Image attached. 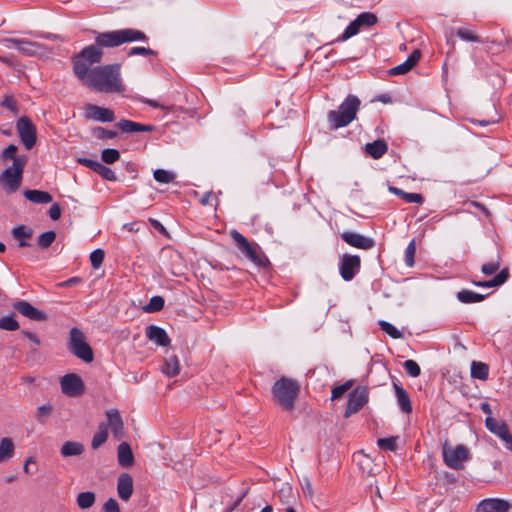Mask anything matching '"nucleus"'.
<instances>
[{
    "mask_svg": "<svg viewBox=\"0 0 512 512\" xmlns=\"http://www.w3.org/2000/svg\"><path fill=\"white\" fill-rule=\"evenodd\" d=\"M103 51L89 45L72 58L73 72L85 86L93 91L122 93L125 87L121 80L120 64H108L90 68L102 61Z\"/></svg>",
    "mask_w": 512,
    "mask_h": 512,
    "instance_id": "f257e3e1",
    "label": "nucleus"
},
{
    "mask_svg": "<svg viewBox=\"0 0 512 512\" xmlns=\"http://www.w3.org/2000/svg\"><path fill=\"white\" fill-rule=\"evenodd\" d=\"M274 402L286 412L295 410V403L300 393V384L293 378L280 377L271 388Z\"/></svg>",
    "mask_w": 512,
    "mask_h": 512,
    "instance_id": "f03ea898",
    "label": "nucleus"
},
{
    "mask_svg": "<svg viewBox=\"0 0 512 512\" xmlns=\"http://www.w3.org/2000/svg\"><path fill=\"white\" fill-rule=\"evenodd\" d=\"M360 99L356 95H348L337 110H330L327 115L331 129L336 130L349 125L360 108Z\"/></svg>",
    "mask_w": 512,
    "mask_h": 512,
    "instance_id": "7ed1b4c3",
    "label": "nucleus"
},
{
    "mask_svg": "<svg viewBox=\"0 0 512 512\" xmlns=\"http://www.w3.org/2000/svg\"><path fill=\"white\" fill-rule=\"evenodd\" d=\"M26 159H15L12 166L0 174V184L8 194L15 193L21 186Z\"/></svg>",
    "mask_w": 512,
    "mask_h": 512,
    "instance_id": "20e7f679",
    "label": "nucleus"
},
{
    "mask_svg": "<svg viewBox=\"0 0 512 512\" xmlns=\"http://www.w3.org/2000/svg\"><path fill=\"white\" fill-rule=\"evenodd\" d=\"M67 348L70 353L86 363H91L94 360L91 346L85 340L84 333L77 327L70 329Z\"/></svg>",
    "mask_w": 512,
    "mask_h": 512,
    "instance_id": "39448f33",
    "label": "nucleus"
},
{
    "mask_svg": "<svg viewBox=\"0 0 512 512\" xmlns=\"http://www.w3.org/2000/svg\"><path fill=\"white\" fill-rule=\"evenodd\" d=\"M231 237L236 247L255 265L265 268L270 264L266 256L259 254L258 246L250 243L243 234L237 230H232Z\"/></svg>",
    "mask_w": 512,
    "mask_h": 512,
    "instance_id": "423d86ee",
    "label": "nucleus"
},
{
    "mask_svg": "<svg viewBox=\"0 0 512 512\" xmlns=\"http://www.w3.org/2000/svg\"><path fill=\"white\" fill-rule=\"evenodd\" d=\"M369 401V389L367 386H357L348 395V403L344 411V417L359 412Z\"/></svg>",
    "mask_w": 512,
    "mask_h": 512,
    "instance_id": "0eeeda50",
    "label": "nucleus"
},
{
    "mask_svg": "<svg viewBox=\"0 0 512 512\" xmlns=\"http://www.w3.org/2000/svg\"><path fill=\"white\" fill-rule=\"evenodd\" d=\"M361 268V259L358 255L343 254L339 260V273L344 281H351Z\"/></svg>",
    "mask_w": 512,
    "mask_h": 512,
    "instance_id": "6e6552de",
    "label": "nucleus"
},
{
    "mask_svg": "<svg viewBox=\"0 0 512 512\" xmlns=\"http://www.w3.org/2000/svg\"><path fill=\"white\" fill-rule=\"evenodd\" d=\"M16 127L23 145L27 150H30L37 141L35 125L28 117L23 116L18 119Z\"/></svg>",
    "mask_w": 512,
    "mask_h": 512,
    "instance_id": "1a4fd4ad",
    "label": "nucleus"
},
{
    "mask_svg": "<svg viewBox=\"0 0 512 512\" xmlns=\"http://www.w3.org/2000/svg\"><path fill=\"white\" fill-rule=\"evenodd\" d=\"M6 47L13 46L25 56H36L44 52V45L26 39L6 38L3 40Z\"/></svg>",
    "mask_w": 512,
    "mask_h": 512,
    "instance_id": "9d476101",
    "label": "nucleus"
},
{
    "mask_svg": "<svg viewBox=\"0 0 512 512\" xmlns=\"http://www.w3.org/2000/svg\"><path fill=\"white\" fill-rule=\"evenodd\" d=\"M60 385L62 393L68 397H78L85 391L82 378L75 373L64 375L60 380Z\"/></svg>",
    "mask_w": 512,
    "mask_h": 512,
    "instance_id": "9b49d317",
    "label": "nucleus"
},
{
    "mask_svg": "<svg viewBox=\"0 0 512 512\" xmlns=\"http://www.w3.org/2000/svg\"><path fill=\"white\" fill-rule=\"evenodd\" d=\"M469 457V451L464 445H458L454 449H445L443 450V460L444 463L455 470H460L463 468V461L467 460Z\"/></svg>",
    "mask_w": 512,
    "mask_h": 512,
    "instance_id": "f8f14e48",
    "label": "nucleus"
},
{
    "mask_svg": "<svg viewBox=\"0 0 512 512\" xmlns=\"http://www.w3.org/2000/svg\"><path fill=\"white\" fill-rule=\"evenodd\" d=\"M12 307L19 314L28 318L31 321L43 322L48 319V316L45 312L34 307L26 300H17L13 302Z\"/></svg>",
    "mask_w": 512,
    "mask_h": 512,
    "instance_id": "ddd939ff",
    "label": "nucleus"
},
{
    "mask_svg": "<svg viewBox=\"0 0 512 512\" xmlns=\"http://www.w3.org/2000/svg\"><path fill=\"white\" fill-rule=\"evenodd\" d=\"M84 115L86 119L103 123L115 120V113L112 109L95 104H87L84 108Z\"/></svg>",
    "mask_w": 512,
    "mask_h": 512,
    "instance_id": "4468645a",
    "label": "nucleus"
},
{
    "mask_svg": "<svg viewBox=\"0 0 512 512\" xmlns=\"http://www.w3.org/2000/svg\"><path fill=\"white\" fill-rule=\"evenodd\" d=\"M122 38L120 30L108 31V32H97L95 36L94 47L102 50L103 48H114L121 46Z\"/></svg>",
    "mask_w": 512,
    "mask_h": 512,
    "instance_id": "2eb2a0df",
    "label": "nucleus"
},
{
    "mask_svg": "<svg viewBox=\"0 0 512 512\" xmlns=\"http://www.w3.org/2000/svg\"><path fill=\"white\" fill-rule=\"evenodd\" d=\"M340 236L348 245L358 249L369 250L375 246L374 239L355 232L344 231Z\"/></svg>",
    "mask_w": 512,
    "mask_h": 512,
    "instance_id": "dca6fc26",
    "label": "nucleus"
},
{
    "mask_svg": "<svg viewBox=\"0 0 512 512\" xmlns=\"http://www.w3.org/2000/svg\"><path fill=\"white\" fill-rule=\"evenodd\" d=\"M165 257L166 261L164 264L172 275L180 276L184 274L186 264L182 255L178 251L168 250L165 252Z\"/></svg>",
    "mask_w": 512,
    "mask_h": 512,
    "instance_id": "f3484780",
    "label": "nucleus"
},
{
    "mask_svg": "<svg viewBox=\"0 0 512 512\" xmlns=\"http://www.w3.org/2000/svg\"><path fill=\"white\" fill-rule=\"evenodd\" d=\"M511 505L500 498H487L482 500L477 507V512H508Z\"/></svg>",
    "mask_w": 512,
    "mask_h": 512,
    "instance_id": "a211bd4d",
    "label": "nucleus"
},
{
    "mask_svg": "<svg viewBox=\"0 0 512 512\" xmlns=\"http://www.w3.org/2000/svg\"><path fill=\"white\" fill-rule=\"evenodd\" d=\"M485 426L491 433L495 434L502 441H510L512 435L505 421H498L493 417H487L485 419Z\"/></svg>",
    "mask_w": 512,
    "mask_h": 512,
    "instance_id": "6ab92c4d",
    "label": "nucleus"
},
{
    "mask_svg": "<svg viewBox=\"0 0 512 512\" xmlns=\"http://www.w3.org/2000/svg\"><path fill=\"white\" fill-rule=\"evenodd\" d=\"M108 425L111 428L112 434L116 439H121L124 436V423L120 412L117 409H111L106 412Z\"/></svg>",
    "mask_w": 512,
    "mask_h": 512,
    "instance_id": "aec40b11",
    "label": "nucleus"
},
{
    "mask_svg": "<svg viewBox=\"0 0 512 512\" xmlns=\"http://www.w3.org/2000/svg\"><path fill=\"white\" fill-rule=\"evenodd\" d=\"M145 335L150 341L162 347H167L171 342L167 332L156 325L147 326Z\"/></svg>",
    "mask_w": 512,
    "mask_h": 512,
    "instance_id": "412c9836",
    "label": "nucleus"
},
{
    "mask_svg": "<svg viewBox=\"0 0 512 512\" xmlns=\"http://www.w3.org/2000/svg\"><path fill=\"white\" fill-rule=\"evenodd\" d=\"M116 127L122 133H138V132H151L155 129L153 125L141 124L127 119H122L116 123Z\"/></svg>",
    "mask_w": 512,
    "mask_h": 512,
    "instance_id": "4be33fe9",
    "label": "nucleus"
},
{
    "mask_svg": "<svg viewBox=\"0 0 512 512\" xmlns=\"http://www.w3.org/2000/svg\"><path fill=\"white\" fill-rule=\"evenodd\" d=\"M117 492L119 497L124 501H128L132 496L133 479L129 473H122L118 477Z\"/></svg>",
    "mask_w": 512,
    "mask_h": 512,
    "instance_id": "5701e85b",
    "label": "nucleus"
},
{
    "mask_svg": "<svg viewBox=\"0 0 512 512\" xmlns=\"http://www.w3.org/2000/svg\"><path fill=\"white\" fill-rule=\"evenodd\" d=\"M364 151L371 158L380 159L388 151V144L384 139H377L367 143Z\"/></svg>",
    "mask_w": 512,
    "mask_h": 512,
    "instance_id": "b1692460",
    "label": "nucleus"
},
{
    "mask_svg": "<svg viewBox=\"0 0 512 512\" xmlns=\"http://www.w3.org/2000/svg\"><path fill=\"white\" fill-rule=\"evenodd\" d=\"M118 463L121 467L127 468L134 464V455L127 442H121L117 448Z\"/></svg>",
    "mask_w": 512,
    "mask_h": 512,
    "instance_id": "393cba45",
    "label": "nucleus"
},
{
    "mask_svg": "<svg viewBox=\"0 0 512 512\" xmlns=\"http://www.w3.org/2000/svg\"><path fill=\"white\" fill-rule=\"evenodd\" d=\"M11 234L15 240L18 241V246L21 248L30 247L31 244L27 241V239L32 237L33 230L25 225L15 226L11 230Z\"/></svg>",
    "mask_w": 512,
    "mask_h": 512,
    "instance_id": "a878e982",
    "label": "nucleus"
},
{
    "mask_svg": "<svg viewBox=\"0 0 512 512\" xmlns=\"http://www.w3.org/2000/svg\"><path fill=\"white\" fill-rule=\"evenodd\" d=\"M393 388H394L395 395L397 398V403H398L400 409L404 413H411L412 412V403H411L408 393L396 382L393 383Z\"/></svg>",
    "mask_w": 512,
    "mask_h": 512,
    "instance_id": "bb28decb",
    "label": "nucleus"
},
{
    "mask_svg": "<svg viewBox=\"0 0 512 512\" xmlns=\"http://www.w3.org/2000/svg\"><path fill=\"white\" fill-rule=\"evenodd\" d=\"M122 43H128V42H148L149 37L141 30L132 29V28H125L120 29Z\"/></svg>",
    "mask_w": 512,
    "mask_h": 512,
    "instance_id": "cd10ccee",
    "label": "nucleus"
},
{
    "mask_svg": "<svg viewBox=\"0 0 512 512\" xmlns=\"http://www.w3.org/2000/svg\"><path fill=\"white\" fill-rule=\"evenodd\" d=\"M24 197L27 200L37 204H47L52 202L53 200L52 195L49 192L36 189L25 190Z\"/></svg>",
    "mask_w": 512,
    "mask_h": 512,
    "instance_id": "c85d7f7f",
    "label": "nucleus"
},
{
    "mask_svg": "<svg viewBox=\"0 0 512 512\" xmlns=\"http://www.w3.org/2000/svg\"><path fill=\"white\" fill-rule=\"evenodd\" d=\"M15 453V445L11 438L4 437L0 440V463L11 459Z\"/></svg>",
    "mask_w": 512,
    "mask_h": 512,
    "instance_id": "c756f323",
    "label": "nucleus"
},
{
    "mask_svg": "<svg viewBox=\"0 0 512 512\" xmlns=\"http://www.w3.org/2000/svg\"><path fill=\"white\" fill-rule=\"evenodd\" d=\"M162 372L168 377H175L180 372V363L176 355H171L164 360Z\"/></svg>",
    "mask_w": 512,
    "mask_h": 512,
    "instance_id": "7c9ffc66",
    "label": "nucleus"
},
{
    "mask_svg": "<svg viewBox=\"0 0 512 512\" xmlns=\"http://www.w3.org/2000/svg\"><path fill=\"white\" fill-rule=\"evenodd\" d=\"M485 297L483 294L468 289H463L456 294L458 301L464 304L478 303L483 301Z\"/></svg>",
    "mask_w": 512,
    "mask_h": 512,
    "instance_id": "2f4dec72",
    "label": "nucleus"
},
{
    "mask_svg": "<svg viewBox=\"0 0 512 512\" xmlns=\"http://www.w3.org/2000/svg\"><path fill=\"white\" fill-rule=\"evenodd\" d=\"M83 451L84 445L82 443L77 441H67L62 445L60 453L63 457H70L81 455Z\"/></svg>",
    "mask_w": 512,
    "mask_h": 512,
    "instance_id": "473e14b6",
    "label": "nucleus"
},
{
    "mask_svg": "<svg viewBox=\"0 0 512 512\" xmlns=\"http://www.w3.org/2000/svg\"><path fill=\"white\" fill-rule=\"evenodd\" d=\"M489 366L483 362L473 361L471 364V377L479 380H487Z\"/></svg>",
    "mask_w": 512,
    "mask_h": 512,
    "instance_id": "72a5a7b5",
    "label": "nucleus"
},
{
    "mask_svg": "<svg viewBox=\"0 0 512 512\" xmlns=\"http://www.w3.org/2000/svg\"><path fill=\"white\" fill-rule=\"evenodd\" d=\"M108 438V426L105 423H101L98 426V431L94 434L92 441H91V447L96 450L100 446H102Z\"/></svg>",
    "mask_w": 512,
    "mask_h": 512,
    "instance_id": "f704fd0d",
    "label": "nucleus"
},
{
    "mask_svg": "<svg viewBox=\"0 0 512 512\" xmlns=\"http://www.w3.org/2000/svg\"><path fill=\"white\" fill-rule=\"evenodd\" d=\"M361 26L359 25L357 19H354L344 30V32L337 38L335 39L334 41L331 42V44L335 43V42H343V41H346L348 40L349 38L355 36L356 34H358L359 30H360ZM330 45V43L324 45L323 47H326Z\"/></svg>",
    "mask_w": 512,
    "mask_h": 512,
    "instance_id": "c9c22d12",
    "label": "nucleus"
},
{
    "mask_svg": "<svg viewBox=\"0 0 512 512\" xmlns=\"http://www.w3.org/2000/svg\"><path fill=\"white\" fill-rule=\"evenodd\" d=\"M96 495L92 491L81 492L77 495L76 503L80 509H88L94 505Z\"/></svg>",
    "mask_w": 512,
    "mask_h": 512,
    "instance_id": "e433bc0d",
    "label": "nucleus"
},
{
    "mask_svg": "<svg viewBox=\"0 0 512 512\" xmlns=\"http://www.w3.org/2000/svg\"><path fill=\"white\" fill-rule=\"evenodd\" d=\"M456 35L463 41L468 42H476V43H484L485 41L475 34L472 30L466 28H458L456 31Z\"/></svg>",
    "mask_w": 512,
    "mask_h": 512,
    "instance_id": "4c0bfd02",
    "label": "nucleus"
},
{
    "mask_svg": "<svg viewBox=\"0 0 512 512\" xmlns=\"http://www.w3.org/2000/svg\"><path fill=\"white\" fill-rule=\"evenodd\" d=\"M91 133L96 139H99V140L114 139L118 135V133L116 131L108 130L101 126L94 127L92 129Z\"/></svg>",
    "mask_w": 512,
    "mask_h": 512,
    "instance_id": "58836bf2",
    "label": "nucleus"
},
{
    "mask_svg": "<svg viewBox=\"0 0 512 512\" xmlns=\"http://www.w3.org/2000/svg\"><path fill=\"white\" fill-rule=\"evenodd\" d=\"M56 239L55 231H46L39 235L37 244L41 249L49 248Z\"/></svg>",
    "mask_w": 512,
    "mask_h": 512,
    "instance_id": "ea45409f",
    "label": "nucleus"
},
{
    "mask_svg": "<svg viewBox=\"0 0 512 512\" xmlns=\"http://www.w3.org/2000/svg\"><path fill=\"white\" fill-rule=\"evenodd\" d=\"M164 298L162 296H153L149 303L144 306V311L147 313H154L158 312L163 309L164 307Z\"/></svg>",
    "mask_w": 512,
    "mask_h": 512,
    "instance_id": "a19ab883",
    "label": "nucleus"
},
{
    "mask_svg": "<svg viewBox=\"0 0 512 512\" xmlns=\"http://www.w3.org/2000/svg\"><path fill=\"white\" fill-rule=\"evenodd\" d=\"M17 151H18V147L14 144H10L2 151L1 159L3 161L13 160V162L15 161V159H26L27 160V156H25V155L17 156L16 155Z\"/></svg>",
    "mask_w": 512,
    "mask_h": 512,
    "instance_id": "79ce46f5",
    "label": "nucleus"
},
{
    "mask_svg": "<svg viewBox=\"0 0 512 512\" xmlns=\"http://www.w3.org/2000/svg\"><path fill=\"white\" fill-rule=\"evenodd\" d=\"M415 253H416V243L415 239H412L404 252V262L408 267H413L415 264Z\"/></svg>",
    "mask_w": 512,
    "mask_h": 512,
    "instance_id": "37998d69",
    "label": "nucleus"
},
{
    "mask_svg": "<svg viewBox=\"0 0 512 512\" xmlns=\"http://www.w3.org/2000/svg\"><path fill=\"white\" fill-rule=\"evenodd\" d=\"M356 19L361 27H363V26L370 27V26L375 25L378 22L377 16L372 12H363V13L359 14L356 17Z\"/></svg>",
    "mask_w": 512,
    "mask_h": 512,
    "instance_id": "c03bdc74",
    "label": "nucleus"
},
{
    "mask_svg": "<svg viewBox=\"0 0 512 512\" xmlns=\"http://www.w3.org/2000/svg\"><path fill=\"white\" fill-rule=\"evenodd\" d=\"M354 384V380L350 379L341 385H338L332 389L331 399L336 400L341 398Z\"/></svg>",
    "mask_w": 512,
    "mask_h": 512,
    "instance_id": "a18cd8bd",
    "label": "nucleus"
},
{
    "mask_svg": "<svg viewBox=\"0 0 512 512\" xmlns=\"http://www.w3.org/2000/svg\"><path fill=\"white\" fill-rule=\"evenodd\" d=\"M101 159L106 164H113L120 159V152L114 148H106L101 152Z\"/></svg>",
    "mask_w": 512,
    "mask_h": 512,
    "instance_id": "49530a36",
    "label": "nucleus"
},
{
    "mask_svg": "<svg viewBox=\"0 0 512 512\" xmlns=\"http://www.w3.org/2000/svg\"><path fill=\"white\" fill-rule=\"evenodd\" d=\"M153 176L157 182L164 183V184L173 182L175 179V175L172 172H169L164 169L155 170Z\"/></svg>",
    "mask_w": 512,
    "mask_h": 512,
    "instance_id": "de8ad7c7",
    "label": "nucleus"
},
{
    "mask_svg": "<svg viewBox=\"0 0 512 512\" xmlns=\"http://www.w3.org/2000/svg\"><path fill=\"white\" fill-rule=\"evenodd\" d=\"M398 436H391L388 438H379L377 440V445L381 449H386L389 451H395L397 449V440Z\"/></svg>",
    "mask_w": 512,
    "mask_h": 512,
    "instance_id": "09e8293b",
    "label": "nucleus"
},
{
    "mask_svg": "<svg viewBox=\"0 0 512 512\" xmlns=\"http://www.w3.org/2000/svg\"><path fill=\"white\" fill-rule=\"evenodd\" d=\"M379 326L382 331L387 333L393 339H399L402 337V333L391 323L381 320L379 321Z\"/></svg>",
    "mask_w": 512,
    "mask_h": 512,
    "instance_id": "8fccbe9b",
    "label": "nucleus"
},
{
    "mask_svg": "<svg viewBox=\"0 0 512 512\" xmlns=\"http://www.w3.org/2000/svg\"><path fill=\"white\" fill-rule=\"evenodd\" d=\"M0 329L16 331L19 329V323L13 318V316H4L0 318Z\"/></svg>",
    "mask_w": 512,
    "mask_h": 512,
    "instance_id": "3c124183",
    "label": "nucleus"
},
{
    "mask_svg": "<svg viewBox=\"0 0 512 512\" xmlns=\"http://www.w3.org/2000/svg\"><path fill=\"white\" fill-rule=\"evenodd\" d=\"M403 367L406 373L413 378H416L421 374V368L418 365V363L414 360H406L403 363Z\"/></svg>",
    "mask_w": 512,
    "mask_h": 512,
    "instance_id": "603ef678",
    "label": "nucleus"
},
{
    "mask_svg": "<svg viewBox=\"0 0 512 512\" xmlns=\"http://www.w3.org/2000/svg\"><path fill=\"white\" fill-rule=\"evenodd\" d=\"M105 253L102 249L98 248L90 254V262L94 269H98L104 260Z\"/></svg>",
    "mask_w": 512,
    "mask_h": 512,
    "instance_id": "864d4df0",
    "label": "nucleus"
},
{
    "mask_svg": "<svg viewBox=\"0 0 512 512\" xmlns=\"http://www.w3.org/2000/svg\"><path fill=\"white\" fill-rule=\"evenodd\" d=\"M406 203H417L422 204L424 202V197L420 193H408L403 191L401 198Z\"/></svg>",
    "mask_w": 512,
    "mask_h": 512,
    "instance_id": "5fc2aeb1",
    "label": "nucleus"
},
{
    "mask_svg": "<svg viewBox=\"0 0 512 512\" xmlns=\"http://www.w3.org/2000/svg\"><path fill=\"white\" fill-rule=\"evenodd\" d=\"M500 265L501 264H500L499 259H497L496 261H491V262L485 263L481 267V272L484 275H493L494 273H496L499 270Z\"/></svg>",
    "mask_w": 512,
    "mask_h": 512,
    "instance_id": "6e6d98bb",
    "label": "nucleus"
},
{
    "mask_svg": "<svg viewBox=\"0 0 512 512\" xmlns=\"http://www.w3.org/2000/svg\"><path fill=\"white\" fill-rule=\"evenodd\" d=\"M157 54L156 51H154L153 49H150V48H146V47H140V46H137V47H132L127 55L129 57L131 56H135V55H142V56H149V55H153L155 56Z\"/></svg>",
    "mask_w": 512,
    "mask_h": 512,
    "instance_id": "4d7b16f0",
    "label": "nucleus"
},
{
    "mask_svg": "<svg viewBox=\"0 0 512 512\" xmlns=\"http://www.w3.org/2000/svg\"><path fill=\"white\" fill-rule=\"evenodd\" d=\"M1 105L12 111L14 114L18 113V103L13 96H5Z\"/></svg>",
    "mask_w": 512,
    "mask_h": 512,
    "instance_id": "13d9d810",
    "label": "nucleus"
},
{
    "mask_svg": "<svg viewBox=\"0 0 512 512\" xmlns=\"http://www.w3.org/2000/svg\"><path fill=\"white\" fill-rule=\"evenodd\" d=\"M412 66L405 60L402 64L397 65L389 70L390 75H403L409 72Z\"/></svg>",
    "mask_w": 512,
    "mask_h": 512,
    "instance_id": "bf43d9fd",
    "label": "nucleus"
},
{
    "mask_svg": "<svg viewBox=\"0 0 512 512\" xmlns=\"http://www.w3.org/2000/svg\"><path fill=\"white\" fill-rule=\"evenodd\" d=\"M103 512H121L118 502L114 498H109L103 505Z\"/></svg>",
    "mask_w": 512,
    "mask_h": 512,
    "instance_id": "052dcab7",
    "label": "nucleus"
},
{
    "mask_svg": "<svg viewBox=\"0 0 512 512\" xmlns=\"http://www.w3.org/2000/svg\"><path fill=\"white\" fill-rule=\"evenodd\" d=\"M52 413V406L50 404H44L37 408V418L42 421V419L49 417Z\"/></svg>",
    "mask_w": 512,
    "mask_h": 512,
    "instance_id": "680f3d73",
    "label": "nucleus"
},
{
    "mask_svg": "<svg viewBox=\"0 0 512 512\" xmlns=\"http://www.w3.org/2000/svg\"><path fill=\"white\" fill-rule=\"evenodd\" d=\"M104 180H107V181H117V176L115 174V172L107 167L106 165H104L100 171V174H99Z\"/></svg>",
    "mask_w": 512,
    "mask_h": 512,
    "instance_id": "e2e57ef3",
    "label": "nucleus"
},
{
    "mask_svg": "<svg viewBox=\"0 0 512 512\" xmlns=\"http://www.w3.org/2000/svg\"><path fill=\"white\" fill-rule=\"evenodd\" d=\"M509 278V269L508 268H504L502 269L493 279L498 286H501L502 284H504Z\"/></svg>",
    "mask_w": 512,
    "mask_h": 512,
    "instance_id": "0e129e2a",
    "label": "nucleus"
},
{
    "mask_svg": "<svg viewBox=\"0 0 512 512\" xmlns=\"http://www.w3.org/2000/svg\"><path fill=\"white\" fill-rule=\"evenodd\" d=\"M48 214L52 220H58L61 217L60 205L58 203H53L49 208Z\"/></svg>",
    "mask_w": 512,
    "mask_h": 512,
    "instance_id": "69168bd1",
    "label": "nucleus"
},
{
    "mask_svg": "<svg viewBox=\"0 0 512 512\" xmlns=\"http://www.w3.org/2000/svg\"><path fill=\"white\" fill-rule=\"evenodd\" d=\"M301 486L303 493L311 498L313 496V489L310 480L308 478H304L303 482L301 483Z\"/></svg>",
    "mask_w": 512,
    "mask_h": 512,
    "instance_id": "338daca9",
    "label": "nucleus"
},
{
    "mask_svg": "<svg viewBox=\"0 0 512 512\" xmlns=\"http://www.w3.org/2000/svg\"><path fill=\"white\" fill-rule=\"evenodd\" d=\"M421 57V52L416 49L414 50L406 59V61L412 66V68L418 63L419 59Z\"/></svg>",
    "mask_w": 512,
    "mask_h": 512,
    "instance_id": "774afa93",
    "label": "nucleus"
}]
</instances>
